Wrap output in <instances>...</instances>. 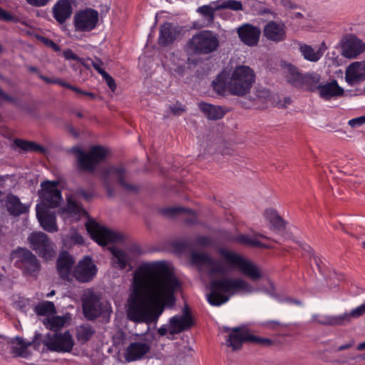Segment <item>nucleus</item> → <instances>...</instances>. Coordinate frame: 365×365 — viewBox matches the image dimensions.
Instances as JSON below:
<instances>
[{
  "instance_id": "nucleus-1",
  "label": "nucleus",
  "mask_w": 365,
  "mask_h": 365,
  "mask_svg": "<svg viewBox=\"0 0 365 365\" xmlns=\"http://www.w3.org/2000/svg\"><path fill=\"white\" fill-rule=\"evenodd\" d=\"M180 282L163 261L140 265L134 272L128 299V319L135 323L156 322L165 307L175 303Z\"/></svg>"
},
{
  "instance_id": "nucleus-2",
  "label": "nucleus",
  "mask_w": 365,
  "mask_h": 365,
  "mask_svg": "<svg viewBox=\"0 0 365 365\" xmlns=\"http://www.w3.org/2000/svg\"><path fill=\"white\" fill-rule=\"evenodd\" d=\"M210 292L207 295L208 302L215 307L229 301L231 296L239 294H251L256 289L242 278L223 277L212 279L210 283Z\"/></svg>"
},
{
  "instance_id": "nucleus-3",
  "label": "nucleus",
  "mask_w": 365,
  "mask_h": 365,
  "mask_svg": "<svg viewBox=\"0 0 365 365\" xmlns=\"http://www.w3.org/2000/svg\"><path fill=\"white\" fill-rule=\"evenodd\" d=\"M228 67L222 71L213 80L214 91H249L255 80L253 71L246 66L235 68L230 76Z\"/></svg>"
},
{
  "instance_id": "nucleus-4",
  "label": "nucleus",
  "mask_w": 365,
  "mask_h": 365,
  "mask_svg": "<svg viewBox=\"0 0 365 365\" xmlns=\"http://www.w3.org/2000/svg\"><path fill=\"white\" fill-rule=\"evenodd\" d=\"M287 78L294 86L307 88L311 91H344L336 80H324L316 71L302 72L292 64L287 66Z\"/></svg>"
},
{
  "instance_id": "nucleus-5",
  "label": "nucleus",
  "mask_w": 365,
  "mask_h": 365,
  "mask_svg": "<svg viewBox=\"0 0 365 365\" xmlns=\"http://www.w3.org/2000/svg\"><path fill=\"white\" fill-rule=\"evenodd\" d=\"M225 96L227 93L238 96V102L246 108H264L268 104L279 108H285L292 102L284 93H217Z\"/></svg>"
},
{
  "instance_id": "nucleus-6",
  "label": "nucleus",
  "mask_w": 365,
  "mask_h": 365,
  "mask_svg": "<svg viewBox=\"0 0 365 365\" xmlns=\"http://www.w3.org/2000/svg\"><path fill=\"white\" fill-rule=\"evenodd\" d=\"M220 46L218 35L212 31L203 30L195 34L187 42L185 51L187 61L194 56L208 55L215 51Z\"/></svg>"
},
{
  "instance_id": "nucleus-7",
  "label": "nucleus",
  "mask_w": 365,
  "mask_h": 365,
  "mask_svg": "<svg viewBox=\"0 0 365 365\" xmlns=\"http://www.w3.org/2000/svg\"><path fill=\"white\" fill-rule=\"evenodd\" d=\"M68 152L75 155L76 168L82 172L94 173L97 166L106 158L107 150L103 146L93 145L88 152L78 146H73Z\"/></svg>"
},
{
  "instance_id": "nucleus-8",
  "label": "nucleus",
  "mask_w": 365,
  "mask_h": 365,
  "mask_svg": "<svg viewBox=\"0 0 365 365\" xmlns=\"http://www.w3.org/2000/svg\"><path fill=\"white\" fill-rule=\"evenodd\" d=\"M98 175L110 197L114 196V190L112 187V185L115 180H117L127 192H135L138 190L136 185H131L126 182L127 171L123 165L104 166L99 170Z\"/></svg>"
},
{
  "instance_id": "nucleus-9",
  "label": "nucleus",
  "mask_w": 365,
  "mask_h": 365,
  "mask_svg": "<svg viewBox=\"0 0 365 365\" xmlns=\"http://www.w3.org/2000/svg\"><path fill=\"white\" fill-rule=\"evenodd\" d=\"M84 317L88 320H94L109 309L107 302L101 301V296L91 289H86L81 297Z\"/></svg>"
},
{
  "instance_id": "nucleus-10",
  "label": "nucleus",
  "mask_w": 365,
  "mask_h": 365,
  "mask_svg": "<svg viewBox=\"0 0 365 365\" xmlns=\"http://www.w3.org/2000/svg\"><path fill=\"white\" fill-rule=\"evenodd\" d=\"M231 330L230 328H225V331ZM244 342H250L262 346H268L272 344V340L267 338H262L250 334L246 329L242 327H235L232 329V332L229 334L227 339V346L231 347L233 351L241 349Z\"/></svg>"
},
{
  "instance_id": "nucleus-11",
  "label": "nucleus",
  "mask_w": 365,
  "mask_h": 365,
  "mask_svg": "<svg viewBox=\"0 0 365 365\" xmlns=\"http://www.w3.org/2000/svg\"><path fill=\"white\" fill-rule=\"evenodd\" d=\"M222 257L230 265L238 267L240 272L251 280L257 281L262 277V274L255 264L245 260L241 255L224 249L220 250Z\"/></svg>"
},
{
  "instance_id": "nucleus-12",
  "label": "nucleus",
  "mask_w": 365,
  "mask_h": 365,
  "mask_svg": "<svg viewBox=\"0 0 365 365\" xmlns=\"http://www.w3.org/2000/svg\"><path fill=\"white\" fill-rule=\"evenodd\" d=\"M16 259L15 266L26 274L34 275L41 269V264L36 257L28 249L19 247L11 252Z\"/></svg>"
},
{
  "instance_id": "nucleus-13",
  "label": "nucleus",
  "mask_w": 365,
  "mask_h": 365,
  "mask_svg": "<svg viewBox=\"0 0 365 365\" xmlns=\"http://www.w3.org/2000/svg\"><path fill=\"white\" fill-rule=\"evenodd\" d=\"M58 181L45 180L41 183V190H38V195L41 199V204L38 205L41 208L57 207L62 200L61 192L58 188Z\"/></svg>"
},
{
  "instance_id": "nucleus-14",
  "label": "nucleus",
  "mask_w": 365,
  "mask_h": 365,
  "mask_svg": "<svg viewBox=\"0 0 365 365\" xmlns=\"http://www.w3.org/2000/svg\"><path fill=\"white\" fill-rule=\"evenodd\" d=\"M86 227L91 237L99 245H106L109 242H120L123 236L118 232L108 230L93 220H89Z\"/></svg>"
},
{
  "instance_id": "nucleus-15",
  "label": "nucleus",
  "mask_w": 365,
  "mask_h": 365,
  "mask_svg": "<svg viewBox=\"0 0 365 365\" xmlns=\"http://www.w3.org/2000/svg\"><path fill=\"white\" fill-rule=\"evenodd\" d=\"M48 351L56 352H71L74 346L72 335L68 331L63 333L48 334L42 341Z\"/></svg>"
},
{
  "instance_id": "nucleus-16",
  "label": "nucleus",
  "mask_w": 365,
  "mask_h": 365,
  "mask_svg": "<svg viewBox=\"0 0 365 365\" xmlns=\"http://www.w3.org/2000/svg\"><path fill=\"white\" fill-rule=\"evenodd\" d=\"M31 248L46 260L55 255L54 245L43 232H32L28 237Z\"/></svg>"
},
{
  "instance_id": "nucleus-17",
  "label": "nucleus",
  "mask_w": 365,
  "mask_h": 365,
  "mask_svg": "<svg viewBox=\"0 0 365 365\" xmlns=\"http://www.w3.org/2000/svg\"><path fill=\"white\" fill-rule=\"evenodd\" d=\"M98 272L91 257L84 256L73 267V277L81 283H87L93 279Z\"/></svg>"
},
{
  "instance_id": "nucleus-18",
  "label": "nucleus",
  "mask_w": 365,
  "mask_h": 365,
  "mask_svg": "<svg viewBox=\"0 0 365 365\" xmlns=\"http://www.w3.org/2000/svg\"><path fill=\"white\" fill-rule=\"evenodd\" d=\"M98 21V11L92 9H86L75 14V29L78 31H90L96 28Z\"/></svg>"
},
{
  "instance_id": "nucleus-19",
  "label": "nucleus",
  "mask_w": 365,
  "mask_h": 365,
  "mask_svg": "<svg viewBox=\"0 0 365 365\" xmlns=\"http://www.w3.org/2000/svg\"><path fill=\"white\" fill-rule=\"evenodd\" d=\"M75 264L74 258L67 251L60 252L56 260V270L59 277L68 282L73 279L72 267Z\"/></svg>"
},
{
  "instance_id": "nucleus-20",
  "label": "nucleus",
  "mask_w": 365,
  "mask_h": 365,
  "mask_svg": "<svg viewBox=\"0 0 365 365\" xmlns=\"http://www.w3.org/2000/svg\"><path fill=\"white\" fill-rule=\"evenodd\" d=\"M150 343L148 341L132 342L125 351L124 359L128 362L140 360L150 352Z\"/></svg>"
},
{
  "instance_id": "nucleus-21",
  "label": "nucleus",
  "mask_w": 365,
  "mask_h": 365,
  "mask_svg": "<svg viewBox=\"0 0 365 365\" xmlns=\"http://www.w3.org/2000/svg\"><path fill=\"white\" fill-rule=\"evenodd\" d=\"M237 33L244 44L249 46H255L259 42L261 30L257 26L250 24H244L237 29Z\"/></svg>"
},
{
  "instance_id": "nucleus-22",
  "label": "nucleus",
  "mask_w": 365,
  "mask_h": 365,
  "mask_svg": "<svg viewBox=\"0 0 365 365\" xmlns=\"http://www.w3.org/2000/svg\"><path fill=\"white\" fill-rule=\"evenodd\" d=\"M364 51L365 43L355 36L348 37L341 43V55L345 58H356Z\"/></svg>"
},
{
  "instance_id": "nucleus-23",
  "label": "nucleus",
  "mask_w": 365,
  "mask_h": 365,
  "mask_svg": "<svg viewBox=\"0 0 365 365\" xmlns=\"http://www.w3.org/2000/svg\"><path fill=\"white\" fill-rule=\"evenodd\" d=\"M345 80L353 86L365 80V60L351 63L346 69Z\"/></svg>"
},
{
  "instance_id": "nucleus-24",
  "label": "nucleus",
  "mask_w": 365,
  "mask_h": 365,
  "mask_svg": "<svg viewBox=\"0 0 365 365\" xmlns=\"http://www.w3.org/2000/svg\"><path fill=\"white\" fill-rule=\"evenodd\" d=\"M264 37L274 42H280L286 38L284 24L281 21H269L264 27Z\"/></svg>"
},
{
  "instance_id": "nucleus-25",
  "label": "nucleus",
  "mask_w": 365,
  "mask_h": 365,
  "mask_svg": "<svg viewBox=\"0 0 365 365\" xmlns=\"http://www.w3.org/2000/svg\"><path fill=\"white\" fill-rule=\"evenodd\" d=\"M36 216L42 227L50 232L57 231L56 222V215L46 207L41 208V206H36Z\"/></svg>"
},
{
  "instance_id": "nucleus-26",
  "label": "nucleus",
  "mask_w": 365,
  "mask_h": 365,
  "mask_svg": "<svg viewBox=\"0 0 365 365\" xmlns=\"http://www.w3.org/2000/svg\"><path fill=\"white\" fill-rule=\"evenodd\" d=\"M73 0H59L53 7V18L59 24H63L72 14Z\"/></svg>"
},
{
  "instance_id": "nucleus-27",
  "label": "nucleus",
  "mask_w": 365,
  "mask_h": 365,
  "mask_svg": "<svg viewBox=\"0 0 365 365\" xmlns=\"http://www.w3.org/2000/svg\"><path fill=\"white\" fill-rule=\"evenodd\" d=\"M180 33V29L171 23L166 22L160 26L158 38L159 44L167 46L173 43Z\"/></svg>"
},
{
  "instance_id": "nucleus-28",
  "label": "nucleus",
  "mask_w": 365,
  "mask_h": 365,
  "mask_svg": "<svg viewBox=\"0 0 365 365\" xmlns=\"http://www.w3.org/2000/svg\"><path fill=\"white\" fill-rule=\"evenodd\" d=\"M171 334H176L189 329L193 324L191 316L182 314L181 316H174L170 319Z\"/></svg>"
},
{
  "instance_id": "nucleus-29",
  "label": "nucleus",
  "mask_w": 365,
  "mask_h": 365,
  "mask_svg": "<svg viewBox=\"0 0 365 365\" xmlns=\"http://www.w3.org/2000/svg\"><path fill=\"white\" fill-rule=\"evenodd\" d=\"M5 206L9 214L14 216H19L26 213L28 210V207L21 202L20 199L17 196L13 194L6 195Z\"/></svg>"
},
{
  "instance_id": "nucleus-30",
  "label": "nucleus",
  "mask_w": 365,
  "mask_h": 365,
  "mask_svg": "<svg viewBox=\"0 0 365 365\" xmlns=\"http://www.w3.org/2000/svg\"><path fill=\"white\" fill-rule=\"evenodd\" d=\"M312 321L323 326L338 327L346 324V316L341 314L338 316L325 315L320 317L318 314L312 316Z\"/></svg>"
},
{
  "instance_id": "nucleus-31",
  "label": "nucleus",
  "mask_w": 365,
  "mask_h": 365,
  "mask_svg": "<svg viewBox=\"0 0 365 365\" xmlns=\"http://www.w3.org/2000/svg\"><path fill=\"white\" fill-rule=\"evenodd\" d=\"M217 10H220L217 1H212L209 4L201 6L197 9V12L204 19L205 26H208L214 22L215 12Z\"/></svg>"
},
{
  "instance_id": "nucleus-32",
  "label": "nucleus",
  "mask_w": 365,
  "mask_h": 365,
  "mask_svg": "<svg viewBox=\"0 0 365 365\" xmlns=\"http://www.w3.org/2000/svg\"><path fill=\"white\" fill-rule=\"evenodd\" d=\"M324 46V43H323L322 46L316 50L309 45L299 43V50L305 60L310 62H317L324 54V50L322 48Z\"/></svg>"
},
{
  "instance_id": "nucleus-33",
  "label": "nucleus",
  "mask_w": 365,
  "mask_h": 365,
  "mask_svg": "<svg viewBox=\"0 0 365 365\" xmlns=\"http://www.w3.org/2000/svg\"><path fill=\"white\" fill-rule=\"evenodd\" d=\"M32 343V341L25 342L21 337L16 336L11 341V352L15 357L27 358L30 356L28 348Z\"/></svg>"
},
{
  "instance_id": "nucleus-34",
  "label": "nucleus",
  "mask_w": 365,
  "mask_h": 365,
  "mask_svg": "<svg viewBox=\"0 0 365 365\" xmlns=\"http://www.w3.org/2000/svg\"><path fill=\"white\" fill-rule=\"evenodd\" d=\"M263 216L274 230H284L286 228V222L274 208L266 209Z\"/></svg>"
},
{
  "instance_id": "nucleus-35",
  "label": "nucleus",
  "mask_w": 365,
  "mask_h": 365,
  "mask_svg": "<svg viewBox=\"0 0 365 365\" xmlns=\"http://www.w3.org/2000/svg\"><path fill=\"white\" fill-rule=\"evenodd\" d=\"M198 106L209 120H219L225 115L224 110L220 106H215L204 102L199 103Z\"/></svg>"
},
{
  "instance_id": "nucleus-36",
  "label": "nucleus",
  "mask_w": 365,
  "mask_h": 365,
  "mask_svg": "<svg viewBox=\"0 0 365 365\" xmlns=\"http://www.w3.org/2000/svg\"><path fill=\"white\" fill-rule=\"evenodd\" d=\"M110 251L113 255V266L114 267H118L120 269H125L130 259L128 253L117 248H112L110 249Z\"/></svg>"
},
{
  "instance_id": "nucleus-37",
  "label": "nucleus",
  "mask_w": 365,
  "mask_h": 365,
  "mask_svg": "<svg viewBox=\"0 0 365 365\" xmlns=\"http://www.w3.org/2000/svg\"><path fill=\"white\" fill-rule=\"evenodd\" d=\"M68 314L63 316H53L43 320L46 327L51 331H57L64 327L66 322L70 319Z\"/></svg>"
},
{
  "instance_id": "nucleus-38",
  "label": "nucleus",
  "mask_w": 365,
  "mask_h": 365,
  "mask_svg": "<svg viewBox=\"0 0 365 365\" xmlns=\"http://www.w3.org/2000/svg\"><path fill=\"white\" fill-rule=\"evenodd\" d=\"M94 327L89 324H83L76 327V337L81 344L88 341L95 334Z\"/></svg>"
},
{
  "instance_id": "nucleus-39",
  "label": "nucleus",
  "mask_w": 365,
  "mask_h": 365,
  "mask_svg": "<svg viewBox=\"0 0 365 365\" xmlns=\"http://www.w3.org/2000/svg\"><path fill=\"white\" fill-rule=\"evenodd\" d=\"M257 236L264 237V236L259 234L255 235L254 237H251L247 235H240L236 237L230 238V240L236 241L238 243L242 244L243 245L250 246L252 247H264L265 245L257 239Z\"/></svg>"
},
{
  "instance_id": "nucleus-40",
  "label": "nucleus",
  "mask_w": 365,
  "mask_h": 365,
  "mask_svg": "<svg viewBox=\"0 0 365 365\" xmlns=\"http://www.w3.org/2000/svg\"><path fill=\"white\" fill-rule=\"evenodd\" d=\"M14 143L16 147L26 152L34 151L41 153H46V149L44 147L32 141L15 139Z\"/></svg>"
},
{
  "instance_id": "nucleus-41",
  "label": "nucleus",
  "mask_w": 365,
  "mask_h": 365,
  "mask_svg": "<svg viewBox=\"0 0 365 365\" xmlns=\"http://www.w3.org/2000/svg\"><path fill=\"white\" fill-rule=\"evenodd\" d=\"M34 311L36 314L39 316H44L56 312L53 302L49 301H44L38 303L35 306Z\"/></svg>"
},
{
  "instance_id": "nucleus-42",
  "label": "nucleus",
  "mask_w": 365,
  "mask_h": 365,
  "mask_svg": "<svg viewBox=\"0 0 365 365\" xmlns=\"http://www.w3.org/2000/svg\"><path fill=\"white\" fill-rule=\"evenodd\" d=\"M162 212L168 217H173L180 214L195 215V212L192 210L179 206L165 208L163 210Z\"/></svg>"
},
{
  "instance_id": "nucleus-43",
  "label": "nucleus",
  "mask_w": 365,
  "mask_h": 365,
  "mask_svg": "<svg viewBox=\"0 0 365 365\" xmlns=\"http://www.w3.org/2000/svg\"><path fill=\"white\" fill-rule=\"evenodd\" d=\"M212 257L205 253L192 252L191 253V262L198 266H208Z\"/></svg>"
},
{
  "instance_id": "nucleus-44",
  "label": "nucleus",
  "mask_w": 365,
  "mask_h": 365,
  "mask_svg": "<svg viewBox=\"0 0 365 365\" xmlns=\"http://www.w3.org/2000/svg\"><path fill=\"white\" fill-rule=\"evenodd\" d=\"M220 9H229L232 11H239L243 10L242 4L237 0H218Z\"/></svg>"
},
{
  "instance_id": "nucleus-45",
  "label": "nucleus",
  "mask_w": 365,
  "mask_h": 365,
  "mask_svg": "<svg viewBox=\"0 0 365 365\" xmlns=\"http://www.w3.org/2000/svg\"><path fill=\"white\" fill-rule=\"evenodd\" d=\"M207 267H209V274L210 276L215 275L216 274H224L226 272L223 264L218 260L213 258Z\"/></svg>"
},
{
  "instance_id": "nucleus-46",
  "label": "nucleus",
  "mask_w": 365,
  "mask_h": 365,
  "mask_svg": "<svg viewBox=\"0 0 365 365\" xmlns=\"http://www.w3.org/2000/svg\"><path fill=\"white\" fill-rule=\"evenodd\" d=\"M365 314V302L352 309L350 312L344 313L346 316V324L350 323L352 319L358 318Z\"/></svg>"
},
{
  "instance_id": "nucleus-47",
  "label": "nucleus",
  "mask_w": 365,
  "mask_h": 365,
  "mask_svg": "<svg viewBox=\"0 0 365 365\" xmlns=\"http://www.w3.org/2000/svg\"><path fill=\"white\" fill-rule=\"evenodd\" d=\"M178 54H173V64L171 66L168 65L169 67L170 71L171 73H175L177 75L181 76L185 69V65H184V60H179L177 63L175 62V58L178 57Z\"/></svg>"
},
{
  "instance_id": "nucleus-48",
  "label": "nucleus",
  "mask_w": 365,
  "mask_h": 365,
  "mask_svg": "<svg viewBox=\"0 0 365 365\" xmlns=\"http://www.w3.org/2000/svg\"><path fill=\"white\" fill-rule=\"evenodd\" d=\"M94 192L93 190H86L83 187H77L73 192V196L76 198L81 197L85 201L89 202L94 197Z\"/></svg>"
},
{
  "instance_id": "nucleus-49",
  "label": "nucleus",
  "mask_w": 365,
  "mask_h": 365,
  "mask_svg": "<svg viewBox=\"0 0 365 365\" xmlns=\"http://www.w3.org/2000/svg\"><path fill=\"white\" fill-rule=\"evenodd\" d=\"M38 78H41V80H43L45 83H46L48 84H59L63 88L72 89L73 91H80L79 90H78L76 88H72L68 83H65L59 79L48 78V77L44 76L41 73H38Z\"/></svg>"
},
{
  "instance_id": "nucleus-50",
  "label": "nucleus",
  "mask_w": 365,
  "mask_h": 365,
  "mask_svg": "<svg viewBox=\"0 0 365 365\" xmlns=\"http://www.w3.org/2000/svg\"><path fill=\"white\" fill-rule=\"evenodd\" d=\"M67 209L69 213L80 214L85 212L83 205L76 200L68 199Z\"/></svg>"
},
{
  "instance_id": "nucleus-51",
  "label": "nucleus",
  "mask_w": 365,
  "mask_h": 365,
  "mask_svg": "<svg viewBox=\"0 0 365 365\" xmlns=\"http://www.w3.org/2000/svg\"><path fill=\"white\" fill-rule=\"evenodd\" d=\"M345 94L346 93H319V98L325 101L336 100Z\"/></svg>"
},
{
  "instance_id": "nucleus-52",
  "label": "nucleus",
  "mask_w": 365,
  "mask_h": 365,
  "mask_svg": "<svg viewBox=\"0 0 365 365\" xmlns=\"http://www.w3.org/2000/svg\"><path fill=\"white\" fill-rule=\"evenodd\" d=\"M88 66L91 65L101 76L106 74V71L103 68V62L101 59L96 58L95 59H88Z\"/></svg>"
},
{
  "instance_id": "nucleus-53",
  "label": "nucleus",
  "mask_w": 365,
  "mask_h": 365,
  "mask_svg": "<svg viewBox=\"0 0 365 365\" xmlns=\"http://www.w3.org/2000/svg\"><path fill=\"white\" fill-rule=\"evenodd\" d=\"M3 101L21 106L19 99L16 97L10 96L9 93H0V104L2 103Z\"/></svg>"
},
{
  "instance_id": "nucleus-54",
  "label": "nucleus",
  "mask_w": 365,
  "mask_h": 365,
  "mask_svg": "<svg viewBox=\"0 0 365 365\" xmlns=\"http://www.w3.org/2000/svg\"><path fill=\"white\" fill-rule=\"evenodd\" d=\"M212 240L207 236H198L195 240V244L197 246L207 247L211 245Z\"/></svg>"
},
{
  "instance_id": "nucleus-55",
  "label": "nucleus",
  "mask_w": 365,
  "mask_h": 365,
  "mask_svg": "<svg viewBox=\"0 0 365 365\" xmlns=\"http://www.w3.org/2000/svg\"><path fill=\"white\" fill-rule=\"evenodd\" d=\"M348 124L351 128H354L365 124V115H361L349 120Z\"/></svg>"
},
{
  "instance_id": "nucleus-56",
  "label": "nucleus",
  "mask_w": 365,
  "mask_h": 365,
  "mask_svg": "<svg viewBox=\"0 0 365 365\" xmlns=\"http://www.w3.org/2000/svg\"><path fill=\"white\" fill-rule=\"evenodd\" d=\"M170 110L175 115H180L184 112H185V106L182 105L181 103L177 102L175 104L170 106Z\"/></svg>"
},
{
  "instance_id": "nucleus-57",
  "label": "nucleus",
  "mask_w": 365,
  "mask_h": 365,
  "mask_svg": "<svg viewBox=\"0 0 365 365\" xmlns=\"http://www.w3.org/2000/svg\"><path fill=\"white\" fill-rule=\"evenodd\" d=\"M0 20L4 21H15V18L6 11L4 9L0 7Z\"/></svg>"
},
{
  "instance_id": "nucleus-58",
  "label": "nucleus",
  "mask_w": 365,
  "mask_h": 365,
  "mask_svg": "<svg viewBox=\"0 0 365 365\" xmlns=\"http://www.w3.org/2000/svg\"><path fill=\"white\" fill-rule=\"evenodd\" d=\"M102 77L106 81L108 87L113 91L116 88L113 78L107 72H106V74H103Z\"/></svg>"
},
{
  "instance_id": "nucleus-59",
  "label": "nucleus",
  "mask_w": 365,
  "mask_h": 365,
  "mask_svg": "<svg viewBox=\"0 0 365 365\" xmlns=\"http://www.w3.org/2000/svg\"><path fill=\"white\" fill-rule=\"evenodd\" d=\"M89 100L102 101L103 97L98 93H81Z\"/></svg>"
},
{
  "instance_id": "nucleus-60",
  "label": "nucleus",
  "mask_w": 365,
  "mask_h": 365,
  "mask_svg": "<svg viewBox=\"0 0 365 365\" xmlns=\"http://www.w3.org/2000/svg\"><path fill=\"white\" fill-rule=\"evenodd\" d=\"M63 56L65 58L68 60H76L78 58L76 54H75L71 49L64 51Z\"/></svg>"
},
{
  "instance_id": "nucleus-61",
  "label": "nucleus",
  "mask_w": 365,
  "mask_h": 365,
  "mask_svg": "<svg viewBox=\"0 0 365 365\" xmlns=\"http://www.w3.org/2000/svg\"><path fill=\"white\" fill-rule=\"evenodd\" d=\"M355 344V341L354 339H351L349 342H348L347 344H343L340 346H339L337 349H336V351H341L343 350H345V349H349L351 347H352Z\"/></svg>"
},
{
  "instance_id": "nucleus-62",
  "label": "nucleus",
  "mask_w": 365,
  "mask_h": 365,
  "mask_svg": "<svg viewBox=\"0 0 365 365\" xmlns=\"http://www.w3.org/2000/svg\"><path fill=\"white\" fill-rule=\"evenodd\" d=\"M27 2L31 5L41 6H44L48 0H26Z\"/></svg>"
},
{
  "instance_id": "nucleus-63",
  "label": "nucleus",
  "mask_w": 365,
  "mask_h": 365,
  "mask_svg": "<svg viewBox=\"0 0 365 365\" xmlns=\"http://www.w3.org/2000/svg\"><path fill=\"white\" fill-rule=\"evenodd\" d=\"M73 239L77 244H82L83 242V239L79 234H75L73 237Z\"/></svg>"
},
{
  "instance_id": "nucleus-64",
  "label": "nucleus",
  "mask_w": 365,
  "mask_h": 365,
  "mask_svg": "<svg viewBox=\"0 0 365 365\" xmlns=\"http://www.w3.org/2000/svg\"><path fill=\"white\" fill-rule=\"evenodd\" d=\"M46 44L53 48V50L56 51H59V46L56 43H55L52 40H47Z\"/></svg>"
}]
</instances>
